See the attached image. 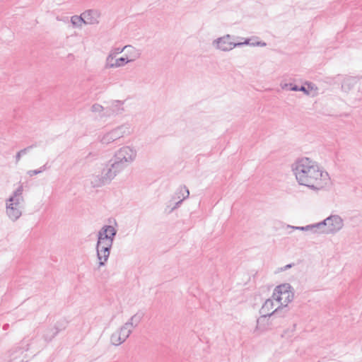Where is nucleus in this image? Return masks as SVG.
Returning <instances> with one entry per match:
<instances>
[{
	"mask_svg": "<svg viewBox=\"0 0 362 362\" xmlns=\"http://www.w3.org/2000/svg\"><path fill=\"white\" fill-rule=\"evenodd\" d=\"M292 170L299 185L312 189H320L322 187V172L309 158L298 159L293 164Z\"/></svg>",
	"mask_w": 362,
	"mask_h": 362,
	"instance_id": "obj_1",
	"label": "nucleus"
},
{
	"mask_svg": "<svg viewBox=\"0 0 362 362\" xmlns=\"http://www.w3.org/2000/svg\"><path fill=\"white\" fill-rule=\"evenodd\" d=\"M117 230L112 226L105 225L98 231L96 249L110 252Z\"/></svg>",
	"mask_w": 362,
	"mask_h": 362,
	"instance_id": "obj_2",
	"label": "nucleus"
},
{
	"mask_svg": "<svg viewBox=\"0 0 362 362\" xmlns=\"http://www.w3.org/2000/svg\"><path fill=\"white\" fill-rule=\"evenodd\" d=\"M23 188L20 185L14 192L12 196L9 197L6 202V214L9 218L16 221L18 220L22 213L19 208L20 201L23 200L22 197Z\"/></svg>",
	"mask_w": 362,
	"mask_h": 362,
	"instance_id": "obj_3",
	"label": "nucleus"
},
{
	"mask_svg": "<svg viewBox=\"0 0 362 362\" xmlns=\"http://www.w3.org/2000/svg\"><path fill=\"white\" fill-rule=\"evenodd\" d=\"M326 228L320 231L326 234H334L340 230L343 226V219L339 215H331L325 218Z\"/></svg>",
	"mask_w": 362,
	"mask_h": 362,
	"instance_id": "obj_4",
	"label": "nucleus"
},
{
	"mask_svg": "<svg viewBox=\"0 0 362 362\" xmlns=\"http://www.w3.org/2000/svg\"><path fill=\"white\" fill-rule=\"evenodd\" d=\"M117 175L113 169L108 165L104 168L100 175H97L95 178V186L100 187L109 184Z\"/></svg>",
	"mask_w": 362,
	"mask_h": 362,
	"instance_id": "obj_5",
	"label": "nucleus"
},
{
	"mask_svg": "<svg viewBox=\"0 0 362 362\" xmlns=\"http://www.w3.org/2000/svg\"><path fill=\"white\" fill-rule=\"evenodd\" d=\"M116 159L126 163H130L134 160L136 156V151L129 146H123L118 150L115 156Z\"/></svg>",
	"mask_w": 362,
	"mask_h": 362,
	"instance_id": "obj_6",
	"label": "nucleus"
},
{
	"mask_svg": "<svg viewBox=\"0 0 362 362\" xmlns=\"http://www.w3.org/2000/svg\"><path fill=\"white\" fill-rule=\"evenodd\" d=\"M336 82L341 81V90L345 93H349L354 88L355 85L358 83V78L354 76H344L341 74H338L334 77Z\"/></svg>",
	"mask_w": 362,
	"mask_h": 362,
	"instance_id": "obj_7",
	"label": "nucleus"
},
{
	"mask_svg": "<svg viewBox=\"0 0 362 362\" xmlns=\"http://www.w3.org/2000/svg\"><path fill=\"white\" fill-rule=\"evenodd\" d=\"M274 308V300L272 299H267L262 306L259 310V313L261 316L257 319L258 327H261L262 329H265L267 327L266 324H262V322L265 321L267 317L271 318V315H267L270 314L269 311Z\"/></svg>",
	"mask_w": 362,
	"mask_h": 362,
	"instance_id": "obj_8",
	"label": "nucleus"
},
{
	"mask_svg": "<svg viewBox=\"0 0 362 362\" xmlns=\"http://www.w3.org/2000/svg\"><path fill=\"white\" fill-rule=\"evenodd\" d=\"M232 39L233 36L226 35L215 40L214 44H216L217 47L222 51H230L237 47L236 42L232 41Z\"/></svg>",
	"mask_w": 362,
	"mask_h": 362,
	"instance_id": "obj_9",
	"label": "nucleus"
},
{
	"mask_svg": "<svg viewBox=\"0 0 362 362\" xmlns=\"http://www.w3.org/2000/svg\"><path fill=\"white\" fill-rule=\"evenodd\" d=\"M289 308L288 305H283V303L281 304L278 308H276L274 311L270 313V314H268L267 315H271L272 321L271 324L272 323V321L277 322L276 325H281L282 320L284 317L286 316V315L289 312Z\"/></svg>",
	"mask_w": 362,
	"mask_h": 362,
	"instance_id": "obj_10",
	"label": "nucleus"
},
{
	"mask_svg": "<svg viewBox=\"0 0 362 362\" xmlns=\"http://www.w3.org/2000/svg\"><path fill=\"white\" fill-rule=\"evenodd\" d=\"M292 290H293V288L288 283L280 284L276 286V288H274L272 294V298H274V300L278 302H281V300H282L281 296L285 295L286 293L291 291Z\"/></svg>",
	"mask_w": 362,
	"mask_h": 362,
	"instance_id": "obj_11",
	"label": "nucleus"
},
{
	"mask_svg": "<svg viewBox=\"0 0 362 362\" xmlns=\"http://www.w3.org/2000/svg\"><path fill=\"white\" fill-rule=\"evenodd\" d=\"M67 324L68 322L65 320L57 321L54 326L49 330L50 332H52V334H47L45 335V341H51L60 331L64 330L66 329Z\"/></svg>",
	"mask_w": 362,
	"mask_h": 362,
	"instance_id": "obj_12",
	"label": "nucleus"
},
{
	"mask_svg": "<svg viewBox=\"0 0 362 362\" xmlns=\"http://www.w3.org/2000/svg\"><path fill=\"white\" fill-rule=\"evenodd\" d=\"M118 131L117 127H116L107 132L102 137L101 142L104 144H108L122 138V134Z\"/></svg>",
	"mask_w": 362,
	"mask_h": 362,
	"instance_id": "obj_13",
	"label": "nucleus"
},
{
	"mask_svg": "<svg viewBox=\"0 0 362 362\" xmlns=\"http://www.w3.org/2000/svg\"><path fill=\"white\" fill-rule=\"evenodd\" d=\"M99 16L100 14L96 10L90 9L83 12V17L86 19V22L90 25L98 23Z\"/></svg>",
	"mask_w": 362,
	"mask_h": 362,
	"instance_id": "obj_14",
	"label": "nucleus"
},
{
	"mask_svg": "<svg viewBox=\"0 0 362 362\" xmlns=\"http://www.w3.org/2000/svg\"><path fill=\"white\" fill-rule=\"evenodd\" d=\"M144 316V313L142 311H138L136 314H134L132 317L129 320L128 322L125 323L126 325H128V327L132 329V328L136 327L140 323L141 320Z\"/></svg>",
	"mask_w": 362,
	"mask_h": 362,
	"instance_id": "obj_15",
	"label": "nucleus"
},
{
	"mask_svg": "<svg viewBox=\"0 0 362 362\" xmlns=\"http://www.w3.org/2000/svg\"><path fill=\"white\" fill-rule=\"evenodd\" d=\"M110 163L112 162L110 164V167L113 169L114 172L117 174L121 172L126 166H127V163L121 161L119 160L116 159V157L114 156V158L109 161Z\"/></svg>",
	"mask_w": 362,
	"mask_h": 362,
	"instance_id": "obj_16",
	"label": "nucleus"
},
{
	"mask_svg": "<svg viewBox=\"0 0 362 362\" xmlns=\"http://www.w3.org/2000/svg\"><path fill=\"white\" fill-rule=\"evenodd\" d=\"M96 252L97 257L98 259V267H100L105 266L106 262H107L110 252L96 249Z\"/></svg>",
	"mask_w": 362,
	"mask_h": 362,
	"instance_id": "obj_17",
	"label": "nucleus"
},
{
	"mask_svg": "<svg viewBox=\"0 0 362 362\" xmlns=\"http://www.w3.org/2000/svg\"><path fill=\"white\" fill-rule=\"evenodd\" d=\"M189 195V191L185 185L180 186L177 191L175 192V197L177 199H183V201L188 198Z\"/></svg>",
	"mask_w": 362,
	"mask_h": 362,
	"instance_id": "obj_18",
	"label": "nucleus"
},
{
	"mask_svg": "<svg viewBox=\"0 0 362 362\" xmlns=\"http://www.w3.org/2000/svg\"><path fill=\"white\" fill-rule=\"evenodd\" d=\"M132 330L128 325L125 324L120 328L119 331L117 332V334H120V337H122V342L125 341V340L129 337Z\"/></svg>",
	"mask_w": 362,
	"mask_h": 362,
	"instance_id": "obj_19",
	"label": "nucleus"
},
{
	"mask_svg": "<svg viewBox=\"0 0 362 362\" xmlns=\"http://www.w3.org/2000/svg\"><path fill=\"white\" fill-rule=\"evenodd\" d=\"M132 60L129 59L128 57H119L115 60L114 64H110V67H120L125 64H127L128 62H131Z\"/></svg>",
	"mask_w": 362,
	"mask_h": 362,
	"instance_id": "obj_20",
	"label": "nucleus"
},
{
	"mask_svg": "<svg viewBox=\"0 0 362 362\" xmlns=\"http://www.w3.org/2000/svg\"><path fill=\"white\" fill-rule=\"evenodd\" d=\"M271 321H272V318L267 317V320L265 321L262 322V324H266L267 325V327L265 329H262L261 327H258V322H257L256 329L259 330L261 332H264V331H267L268 329H272V327H273L275 325H276L277 322L272 321V323L271 324Z\"/></svg>",
	"mask_w": 362,
	"mask_h": 362,
	"instance_id": "obj_21",
	"label": "nucleus"
},
{
	"mask_svg": "<svg viewBox=\"0 0 362 362\" xmlns=\"http://www.w3.org/2000/svg\"><path fill=\"white\" fill-rule=\"evenodd\" d=\"M123 102L121 100H115L112 104V112L115 114L121 113L124 108L122 107Z\"/></svg>",
	"mask_w": 362,
	"mask_h": 362,
	"instance_id": "obj_22",
	"label": "nucleus"
},
{
	"mask_svg": "<svg viewBox=\"0 0 362 362\" xmlns=\"http://www.w3.org/2000/svg\"><path fill=\"white\" fill-rule=\"evenodd\" d=\"M130 128V124L127 123L117 127L118 132L122 134V137L131 133Z\"/></svg>",
	"mask_w": 362,
	"mask_h": 362,
	"instance_id": "obj_23",
	"label": "nucleus"
},
{
	"mask_svg": "<svg viewBox=\"0 0 362 362\" xmlns=\"http://www.w3.org/2000/svg\"><path fill=\"white\" fill-rule=\"evenodd\" d=\"M110 340L111 343L115 346H119L123 343L122 337H120V334H117V332L111 335Z\"/></svg>",
	"mask_w": 362,
	"mask_h": 362,
	"instance_id": "obj_24",
	"label": "nucleus"
},
{
	"mask_svg": "<svg viewBox=\"0 0 362 362\" xmlns=\"http://www.w3.org/2000/svg\"><path fill=\"white\" fill-rule=\"evenodd\" d=\"M34 146H35V145H30L23 149H21V151H19L16 155V163H18L21 156H23V155L26 154L30 149H32Z\"/></svg>",
	"mask_w": 362,
	"mask_h": 362,
	"instance_id": "obj_25",
	"label": "nucleus"
},
{
	"mask_svg": "<svg viewBox=\"0 0 362 362\" xmlns=\"http://www.w3.org/2000/svg\"><path fill=\"white\" fill-rule=\"evenodd\" d=\"M326 227V221L324 219L321 222L311 224V230L317 232V230H320L322 228Z\"/></svg>",
	"mask_w": 362,
	"mask_h": 362,
	"instance_id": "obj_26",
	"label": "nucleus"
},
{
	"mask_svg": "<svg viewBox=\"0 0 362 362\" xmlns=\"http://www.w3.org/2000/svg\"><path fill=\"white\" fill-rule=\"evenodd\" d=\"M281 88L284 90L298 91V86L292 83H288L281 85Z\"/></svg>",
	"mask_w": 362,
	"mask_h": 362,
	"instance_id": "obj_27",
	"label": "nucleus"
},
{
	"mask_svg": "<svg viewBox=\"0 0 362 362\" xmlns=\"http://www.w3.org/2000/svg\"><path fill=\"white\" fill-rule=\"evenodd\" d=\"M115 55H114L112 53H110L106 58V64H105V68L106 69H108V68H111L110 64H114L115 62Z\"/></svg>",
	"mask_w": 362,
	"mask_h": 362,
	"instance_id": "obj_28",
	"label": "nucleus"
},
{
	"mask_svg": "<svg viewBox=\"0 0 362 362\" xmlns=\"http://www.w3.org/2000/svg\"><path fill=\"white\" fill-rule=\"evenodd\" d=\"M285 295H286V297H285L284 303H286L285 305H288V303L292 302L294 299V289L292 290L291 291L286 293Z\"/></svg>",
	"mask_w": 362,
	"mask_h": 362,
	"instance_id": "obj_29",
	"label": "nucleus"
},
{
	"mask_svg": "<svg viewBox=\"0 0 362 362\" xmlns=\"http://www.w3.org/2000/svg\"><path fill=\"white\" fill-rule=\"evenodd\" d=\"M71 23L74 27H81V18L78 16H73L71 18Z\"/></svg>",
	"mask_w": 362,
	"mask_h": 362,
	"instance_id": "obj_30",
	"label": "nucleus"
},
{
	"mask_svg": "<svg viewBox=\"0 0 362 362\" xmlns=\"http://www.w3.org/2000/svg\"><path fill=\"white\" fill-rule=\"evenodd\" d=\"M251 39L246 38L244 42H236L237 47H241L243 45H252Z\"/></svg>",
	"mask_w": 362,
	"mask_h": 362,
	"instance_id": "obj_31",
	"label": "nucleus"
},
{
	"mask_svg": "<svg viewBox=\"0 0 362 362\" xmlns=\"http://www.w3.org/2000/svg\"><path fill=\"white\" fill-rule=\"evenodd\" d=\"M103 110V107L99 104H93L91 107V110L92 112H100Z\"/></svg>",
	"mask_w": 362,
	"mask_h": 362,
	"instance_id": "obj_32",
	"label": "nucleus"
},
{
	"mask_svg": "<svg viewBox=\"0 0 362 362\" xmlns=\"http://www.w3.org/2000/svg\"><path fill=\"white\" fill-rule=\"evenodd\" d=\"M182 202H183V199H180L179 201L176 202L175 203L174 206L168 211V214L172 213L174 210L179 208L180 206V205L182 204Z\"/></svg>",
	"mask_w": 362,
	"mask_h": 362,
	"instance_id": "obj_33",
	"label": "nucleus"
},
{
	"mask_svg": "<svg viewBox=\"0 0 362 362\" xmlns=\"http://www.w3.org/2000/svg\"><path fill=\"white\" fill-rule=\"evenodd\" d=\"M294 229L296 230H305V231H307V230H311V225H308V226H296V227H293Z\"/></svg>",
	"mask_w": 362,
	"mask_h": 362,
	"instance_id": "obj_34",
	"label": "nucleus"
},
{
	"mask_svg": "<svg viewBox=\"0 0 362 362\" xmlns=\"http://www.w3.org/2000/svg\"><path fill=\"white\" fill-rule=\"evenodd\" d=\"M306 85L298 86V91H301L305 95H309V89L305 87Z\"/></svg>",
	"mask_w": 362,
	"mask_h": 362,
	"instance_id": "obj_35",
	"label": "nucleus"
},
{
	"mask_svg": "<svg viewBox=\"0 0 362 362\" xmlns=\"http://www.w3.org/2000/svg\"><path fill=\"white\" fill-rule=\"evenodd\" d=\"M41 173H42V170H40V168H39V169L28 171V175H29L30 177H32L33 175H38V174H40Z\"/></svg>",
	"mask_w": 362,
	"mask_h": 362,
	"instance_id": "obj_36",
	"label": "nucleus"
},
{
	"mask_svg": "<svg viewBox=\"0 0 362 362\" xmlns=\"http://www.w3.org/2000/svg\"><path fill=\"white\" fill-rule=\"evenodd\" d=\"M266 45H267L266 42H262V41H257V42H252V46H260V47H264V46H266Z\"/></svg>",
	"mask_w": 362,
	"mask_h": 362,
	"instance_id": "obj_37",
	"label": "nucleus"
},
{
	"mask_svg": "<svg viewBox=\"0 0 362 362\" xmlns=\"http://www.w3.org/2000/svg\"><path fill=\"white\" fill-rule=\"evenodd\" d=\"M126 47H127V46H125L122 48H120V47L116 48L115 49V52L112 54L116 56V54L122 53Z\"/></svg>",
	"mask_w": 362,
	"mask_h": 362,
	"instance_id": "obj_38",
	"label": "nucleus"
},
{
	"mask_svg": "<svg viewBox=\"0 0 362 362\" xmlns=\"http://www.w3.org/2000/svg\"><path fill=\"white\" fill-rule=\"evenodd\" d=\"M305 85L307 86V88L309 89V92L312 90L315 86V85L312 82H305Z\"/></svg>",
	"mask_w": 362,
	"mask_h": 362,
	"instance_id": "obj_39",
	"label": "nucleus"
},
{
	"mask_svg": "<svg viewBox=\"0 0 362 362\" xmlns=\"http://www.w3.org/2000/svg\"><path fill=\"white\" fill-rule=\"evenodd\" d=\"M81 18V25L83 24H87L86 22V18L83 17V13H82L80 16H78Z\"/></svg>",
	"mask_w": 362,
	"mask_h": 362,
	"instance_id": "obj_40",
	"label": "nucleus"
},
{
	"mask_svg": "<svg viewBox=\"0 0 362 362\" xmlns=\"http://www.w3.org/2000/svg\"><path fill=\"white\" fill-rule=\"evenodd\" d=\"M48 168H49V166H48V163H46L44 165L40 168V170H42V173Z\"/></svg>",
	"mask_w": 362,
	"mask_h": 362,
	"instance_id": "obj_41",
	"label": "nucleus"
},
{
	"mask_svg": "<svg viewBox=\"0 0 362 362\" xmlns=\"http://www.w3.org/2000/svg\"><path fill=\"white\" fill-rule=\"evenodd\" d=\"M51 329H52V327H49V328H47V329L45 331V333H44V334H43V338H44V339H45V335H46L47 334H52V332H49V330H50Z\"/></svg>",
	"mask_w": 362,
	"mask_h": 362,
	"instance_id": "obj_42",
	"label": "nucleus"
},
{
	"mask_svg": "<svg viewBox=\"0 0 362 362\" xmlns=\"http://www.w3.org/2000/svg\"><path fill=\"white\" fill-rule=\"evenodd\" d=\"M293 266V264H286L284 269H282V270H286V269H288L290 268H291Z\"/></svg>",
	"mask_w": 362,
	"mask_h": 362,
	"instance_id": "obj_43",
	"label": "nucleus"
},
{
	"mask_svg": "<svg viewBox=\"0 0 362 362\" xmlns=\"http://www.w3.org/2000/svg\"><path fill=\"white\" fill-rule=\"evenodd\" d=\"M9 327L8 324H4L3 326V329L6 330Z\"/></svg>",
	"mask_w": 362,
	"mask_h": 362,
	"instance_id": "obj_44",
	"label": "nucleus"
}]
</instances>
